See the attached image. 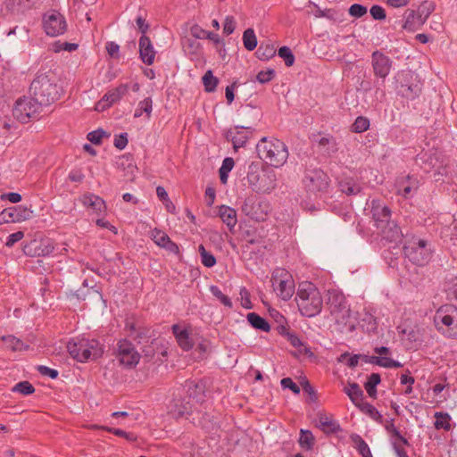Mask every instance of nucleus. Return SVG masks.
Returning <instances> with one entry per match:
<instances>
[{
  "mask_svg": "<svg viewBox=\"0 0 457 457\" xmlns=\"http://www.w3.org/2000/svg\"><path fill=\"white\" fill-rule=\"evenodd\" d=\"M29 93L39 104L48 106L59 99L61 89L53 74L38 73L30 84Z\"/></svg>",
  "mask_w": 457,
  "mask_h": 457,
  "instance_id": "f257e3e1",
  "label": "nucleus"
},
{
  "mask_svg": "<svg viewBox=\"0 0 457 457\" xmlns=\"http://www.w3.org/2000/svg\"><path fill=\"white\" fill-rule=\"evenodd\" d=\"M295 301L299 312L306 317H314L322 309L321 295L316 286L311 282L305 281L299 284Z\"/></svg>",
  "mask_w": 457,
  "mask_h": 457,
  "instance_id": "f03ea898",
  "label": "nucleus"
},
{
  "mask_svg": "<svg viewBox=\"0 0 457 457\" xmlns=\"http://www.w3.org/2000/svg\"><path fill=\"white\" fill-rule=\"evenodd\" d=\"M256 151L260 159L276 168L284 165L288 158L285 143L273 137H262L256 145Z\"/></svg>",
  "mask_w": 457,
  "mask_h": 457,
  "instance_id": "7ed1b4c3",
  "label": "nucleus"
},
{
  "mask_svg": "<svg viewBox=\"0 0 457 457\" xmlns=\"http://www.w3.org/2000/svg\"><path fill=\"white\" fill-rule=\"evenodd\" d=\"M247 181L257 193H270L276 187V175L271 170H263L259 162L248 166Z\"/></svg>",
  "mask_w": 457,
  "mask_h": 457,
  "instance_id": "20e7f679",
  "label": "nucleus"
},
{
  "mask_svg": "<svg viewBox=\"0 0 457 457\" xmlns=\"http://www.w3.org/2000/svg\"><path fill=\"white\" fill-rule=\"evenodd\" d=\"M67 349L71 356L80 362L96 360L103 354L101 345L95 339H72L68 342Z\"/></svg>",
  "mask_w": 457,
  "mask_h": 457,
  "instance_id": "39448f33",
  "label": "nucleus"
},
{
  "mask_svg": "<svg viewBox=\"0 0 457 457\" xmlns=\"http://www.w3.org/2000/svg\"><path fill=\"white\" fill-rule=\"evenodd\" d=\"M435 327L447 338L457 339V307L454 304L440 306L434 316Z\"/></svg>",
  "mask_w": 457,
  "mask_h": 457,
  "instance_id": "423d86ee",
  "label": "nucleus"
},
{
  "mask_svg": "<svg viewBox=\"0 0 457 457\" xmlns=\"http://www.w3.org/2000/svg\"><path fill=\"white\" fill-rule=\"evenodd\" d=\"M403 253L412 263L423 266L430 261L432 251L428 241L413 237L405 242Z\"/></svg>",
  "mask_w": 457,
  "mask_h": 457,
  "instance_id": "0eeeda50",
  "label": "nucleus"
},
{
  "mask_svg": "<svg viewBox=\"0 0 457 457\" xmlns=\"http://www.w3.org/2000/svg\"><path fill=\"white\" fill-rule=\"evenodd\" d=\"M272 287L277 295L289 300L295 293V281L291 274L284 269H276L271 276Z\"/></svg>",
  "mask_w": 457,
  "mask_h": 457,
  "instance_id": "6e6552de",
  "label": "nucleus"
},
{
  "mask_svg": "<svg viewBox=\"0 0 457 457\" xmlns=\"http://www.w3.org/2000/svg\"><path fill=\"white\" fill-rule=\"evenodd\" d=\"M327 304L337 322L346 323L350 316V308L343 293L336 289L328 290Z\"/></svg>",
  "mask_w": 457,
  "mask_h": 457,
  "instance_id": "1a4fd4ad",
  "label": "nucleus"
},
{
  "mask_svg": "<svg viewBox=\"0 0 457 457\" xmlns=\"http://www.w3.org/2000/svg\"><path fill=\"white\" fill-rule=\"evenodd\" d=\"M43 105L38 101L31 98H20L16 101L12 110L13 116L22 123H26L30 118H36L41 112Z\"/></svg>",
  "mask_w": 457,
  "mask_h": 457,
  "instance_id": "9d476101",
  "label": "nucleus"
},
{
  "mask_svg": "<svg viewBox=\"0 0 457 457\" xmlns=\"http://www.w3.org/2000/svg\"><path fill=\"white\" fill-rule=\"evenodd\" d=\"M303 184L308 191L325 192L329 186V179L320 169L306 170Z\"/></svg>",
  "mask_w": 457,
  "mask_h": 457,
  "instance_id": "9b49d317",
  "label": "nucleus"
},
{
  "mask_svg": "<svg viewBox=\"0 0 457 457\" xmlns=\"http://www.w3.org/2000/svg\"><path fill=\"white\" fill-rule=\"evenodd\" d=\"M117 346L116 356L121 364L132 368L138 363L140 354L130 341L121 339L118 342Z\"/></svg>",
  "mask_w": 457,
  "mask_h": 457,
  "instance_id": "f8f14e48",
  "label": "nucleus"
},
{
  "mask_svg": "<svg viewBox=\"0 0 457 457\" xmlns=\"http://www.w3.org/2000/svg\"><path fill=\"white\" fill-rule=\"evenodd\" d=\"M268 205L261 202L256 195H250L246 197L242 204V212L255 220H264L267 215Z\"/></svg>",
  "mask_w": 457,
  "mask_h": 457,
  "instance_id": "ddd939ff",
  "label": "nucleus"
},
{
  "mask_svg": "<svg viewBox=\"0 0 457 457\" xmlns=\"http://www.w3.org/2000/svg\"><path fill=\"white\" fill-rule=\"evenodd\" d=\"M43 24L46 33L51 37L62 35L67 29L64 17L58 12L45 14Z\"/></svg>",
  "mask_w": 457,
  "mask_h": 457,
  "instance_id": "4468645a",
  "label": "nucleus"
},
{
  "mask_svg": "<svg viewBox=\"0 0 457 457\" xmlns=\"http://www.w3.org/2000/svg\"><path fill=\"white\" fill-rule=\"evenodd\" d=\"M392 60L383 53L375 51L371 55V64L374 74L381 79H385L392 68Z\"/></svg>",
  "mask_w": 457,
  "mask_h": 457,
  "instance_id": "2eb2a0df",
  "label": "nucleus"
},
{
  "mask_svg": "<svg viewBox=\"0 0 457 457\" xmlns=\"http://www.w3.org/2000/svg\"><path fill=\"white\" fill-rule=\"evenodd\" d=\"M191 411L189 399L175 396L168 405V413L175 419L184 417Z\"/></svg>",
  "mask_w": 457,
  "mask_h": 457,
  "instance_id": "dca6fc26",
  "label": "nucleus"
},
{
  "mask_svg": "<svg viewBox=\"0 0 457 457\" xmlns=\"http://www.w3.org/2000/svg\"><path fill=\"white\" fill-rule=\"evenodd\" d=\"M371 213L377 228L391 220V210L387 206L382 205L378 201H372Z\"/></svg>",
  "mask_w": 457,
  "mask_h": 457,
  "instance_id": "f3484780",
  "label": "nucleus"
},
{
  "mask_svg": "<svg viewBox=\"0 0 457 457\" xmlns=\"http://www.w3.org/2000/svg\"><path fill=\"white\" fill-rule=\"evenodd\" d=\"M236 133L228 132V137L231 138L233 147L236 151L245 145L249 135L254 130L251 126H236Z\"/></svg>",
  "mask_w": 457,
  "mask_h": 457,
  "instance_id": "a211bd4d",
  "label": "nucleus"
},
{
  "mask_svg": "<svg viewBox=\"0 0 457 457\" xmlns=\"http://www.w3.org/2000/svg\"><path fill=\"white\" fill-rule=\"evenodd\" d=\"M139 55L142 62L147 65L154 62L155 51L150 38L145 35H142L139 38Z\"/></svg>",
  "mask_w": 457,
  "mask_h": 457,
  "instance_id": "6ab92c4d",
  "label": "nucleus"
},
{
  "mask_svg": "<svg viewBox=\"0 0 457 457\" xmlns=\"http://www.w3.org/2000/svg\"><path fill=\"white\" fill-rule=\"evenodd\" d=\"M378 229L386 241L397 243L403 238V232L400 227L394 220L386 222Z\"/></svg>",
  "mask_w": 457,
  "mask_h": 457,
  "instance_id": "aec40b11",
  "label": "nucleus"
},
{
  "mask_svg": "<svg viewBox=\"0 0 457 457\" xmlns=\"http://www.w3.org/2000/svg\"><path fill=\"white\" fill-rule=\"evenodd\" d=\"M404 23L403 24V29L409 31H415L425 23L424 21L420 16L418 11L407 9L404 12Z\"/></svg>",
  "mask_w": 457,
  "mask_h": 457,
  "instance_id": "412c9836",
  "label": "nucleus"
},
{
  "mask_svg": "<svg viewBox=\"0 0 457 457\" xmlns=\"http://www.w3.org/2000/svg\"><path fill=\"white\" fill-rule=\"evenodd\" d=\"M172 332L177 339L179 345L185 351L190 350L194 344L189 337V332L186 328H180L175 324L172 326Z\"/></svg>",
  "mask_w": 457,
  "mask_h": 457,
  "instance_id": "4be33fe9",
  "label": "nucleus"
},
{
  "mask_svg": "<svg viewBox=\"0 0 457 457\" xmlns=\"http://www.w3.org/2000/svg\"><path fill=\"white\" fill-rule=\"evenodd\" d=\"M219 216L228 228L232 231L237 222L236 210L227 205H221L219 209Z\"/></svg>",
  "mask_w": 457,
  "mask_h": 457,
  "instance_id": "5701e85b",
  "label": "nucleus"
},
{
  "mask_svg": "<svg viewBox=\"0 0 457 457\" xmlns=\"http://www.w3.org/2000/svg\"><path fill=\"white\" fill-rule=\"evenodd\" d=\"M343 391L355 406H358L360 403L363 402L364 394L357 383L348 382V385L344 387Z\"/></svg>",
  "mask_w": 457,
  "mask_h": 457,
  "instance_id": "b1692460",
  "label": "nucleus"
},
{
  "mask_svg": "<svg viewBox=\"0 0 457 457\" xmlns=\"http://www.w3.org/2000/svg\"><path fill=\"white\" fill-rule=\"evenodd\" d=\"M81 203L85 206L91 208L96 212L101 213L105 211V203L98 195L93 194L84 195L81 197Z\"/></svg>",
  "mask_w": 457,
  "mask_h": 457,
  "instance_id": "393cba45",
  "label": "nucleus"
},
{
  "mask_svg": "<svg viewBox=\"0 0 457 457\" xmlns=\"http://www.w3.org/2000/svg\"><path fill=\"white\" fill-rule=\"evenodd\" d=\"M340 191L347 195H356L361 190V185L353 178H345L339 182Z\"/></svg>",
  "mask_w": 457,
  "mask_h": 457,
  "instance_id": "a878e982",
  "label": "nucleus"
},
{
  "mask_svg": "<svg viewBox=\"0 0 457 457\" xmlns=\"http://www.w3.org/2000/svg\"><path fill=\"white\" fill-rule=\"evenodd\" d=\"M319 428L326 434H335L341 430L337 421L328 418L325 414L319 416Z\"/></svg>",
  "mask_w": 457,
  "mask_h": 457,
  "instance_id": "bb28decb",
  "label": "nucleus"
},
{
  "mask_svg": "<svg viewBox=\"0 0 457 457\" xmlns=\"http://www.w3.org/2000/svg\"><path fill=\"white\" fill-rule=\"evenodd\" d=\"M416 189L417 182L409 176L397 182V193L405 198L409 197Z\"/></svg>",
  "mask_w": 457,
  "mask_h": 457,
  "instance_id": "cd10ccee",
  "label": "nucleus"
},
{
  "mask_svg": "<svg viewBox=\"0 0 457 457\" xmlns=\"http://www.w3.org/2000/svg\"><path fill=\"white\" fill-rule=\"evenodd\" d=\"M318 145L326 154H332L337 152V143L334 137H322L318 140Z\"/></svg>",
  "mask_w": 457,
  "mask_h": 457,
  "instance_id": "c85d7f7f",
  "label": "nucleus"
},
{
  "mask_svg": "<svg viewBox=\"0 0 457 457\" xmlns=\"http://www.w3.org/2000/svg\"><path fill=\"white\" fill-rule=\"evenodd\" d=\"M248 322L250 325L259 330L269 332L270 329V326L268 321L261 317L259 314L255 312H250L246 316Z\"/></svg>",
  "mask_w": 457,
  "mask_h": 457,
  "instance_id": "c756f323",
  "label": "nucleus"
},
{
  "mask_svg": "<svg viewBox=\"0 0 457 457\" xmlns=\"http://www.w3.org/2000/svg\"><path fill=\"white\" fill-rule=\"evenodd\" d=\"M129 87L127 84H120L116 88L110 90L104 95V101H108L112 104L119 101L124 95L127 94Z\"/></svg>",
  "mask_w": 457,
  "mask_h": 457,
  "instance_id": "7c9ffc66",
  "label": "nucleus"
},
{
  "mask_svg": "<svg viewBox=\"0 0 457 457\" xmlns=\"http://www.w3.org/2000/svg\"><path fill=\"white\" fill-rule=\"evenodd\" d=\"M351 441L353 443L355 449L362 457H369L371 453L370 449L367 443L358 434H352Z\"/></svg>",
  "mask_w": 457,
  "mask_h": 457,
  "instance_id": "2f4dec72",
  "label": "nucleus"
},
{
  "mask_svg": "<svg viewBox=\"0 0 457 457\" xmlns=\"http://www.w3.org/2000/svg\"><path fill=\"white\" fill-rule=\"evenodd\" d=\"M357 407L363 413L369 415L375 421L378 423L383 422V416L371 403L363 401L362 403H360V404Z\"/></svg>",
  "mask_w": 457,
  "mask_h": 457,
  "instance_id": "473e14b6",
  "label": "nucleus"
},
{
  "mask_svg": "<svg viewBox=\"0 0 457 457\" xmlns=\"http://www.w3.org/2000/svg\"><path fill=\"white\" fill-rule=\"evenodd\" d=\"M381 378L378 373H371L364 383V387L371 398L377 397L376 386L380 383Z\"/></svg>",
  "mask_w": 457,
  "mask_h": 457,
  "instance_id": "72a5a7b5",
  "label": "nucleus"
},
{
  "mask_svg": "<svg viewBox=\"0 0 457 457\" xmlns=\"http://www.w3.org/2000/svg\"><path fill=\"white\" fill-rule=\"evenodd\" d=\"M7 348L12 351H23L29 349V345H25L21 339L14 336H4L2 337Z\"/></svg>",
  "mask_w": 457,
  "mask_h": 457,
  "instance_id": "f704fd0d",
  "label": "nucleus"
},
{
  "mask_svg": "<svg viewBox=\"0 0 457 457\" xmlns=\"http://www.w3.org/2000/svg\"><path fill=\"white\" fill-rule=\"evenodd\" d=\"M398 93L403 97L413 99L420 93V87L418 84H401L398 87Z\"/></svg>",
  "mask_w": 457,
  "mask_h": 457,
  "instance_id": "c9c22d12",
  "label": "nucleus"
},
{
  "mask_svg": "<svg viewBox=\"0 0 457 457\" xmlns=\"http://www.w3.org/2000/svg\"><path fill=\"white\" fill-rule=\"evenodd\" d=\"M153 110V102L150 97H146L144 100L140 101L137 108L135 110L134 117L139 118L145 112L147 115V118L150 117Z\"/></svg>",
  "mask_w": 457,
  "mask_h": 457,
  "instance_id": "e433bc0d",
  "label": "nucleus"
},
{
  "mask_svg": "<svg viewBox=\"0 0 457 457\" xmlns=\"http://www.w3.org/2000/svg\"><path fill=\"white\" fill-rule=\"evenodd\" d=\"M244 46L248 51H253L257 46V38L253 29H247L243 34Z\"/></svg>",
  "mask_w": 457,
  "mask_h": 457,
  "instance_id": "4c0bfd02",
  "label": "nucleus"
},
{
  "mask_svg": "<svg viewBox=\"0 0 457 457\" xmlns=\"http://www.w3.org/2000/svg\"><path fill=\"white\" fill-rule=\"evenodd\" d=\"M276 49L272 45H260L256 51V55L260 60L267 61L275 56Z\"/></svg>",
  "mask_w": 457,
  "mask_h": 457,
  "instance_id": "58836bf2",
  "label": "nucleus"
},
{
  "mask_svg": "<svg viewBox=\"0 0 457 457\" xmlns=\"http://www.w3.org/2000/svg\"><path fill=\"white\" fill-rule=\"evenodd\" d=\"M202 80L206 92L215 91L219 80L216 77L213 76L212 71H207L203 76Z\"/></svg>",
  "mask_w": 457,
  "mask_h": 457,
  "instance_id": "ea45409f",
  "label": "nucleus"
},
{
  "mask_svg": "<svg viewBox=\"0 0 457 457\" xmlns=\"http://www.w3.org/2000/svg\"><path fill=\"white\" fill-rule=\"evenodd\" d=\"M436 421H435V428L437 429L443 428L445 430H450L451 429V417L448 413L444 412H436L435 413Z\"/></svg>",
  "mask_w": 457,
  "mask_h": 457,
  "instance_id": "a19ab883",
  "label": "nucleus"
},
{
  "mask_svg": "<svg viewBox=\"0 0 457 457\" xmlns=\"http://www.w3.org/2000/svg\"><path fill=\"white\" fill-rule=\"evenodd\" d=\"M19 219L14 207L5 208L0 212V225L9 222H19Z\"/></svg>",
  "mask_w": 457,
  "mask_h": 457,
  "instance_id": "79ce46f5",
  "label": "nucleus"
},
{
  "mask_svg": "<svg viewBox=\"0 0 457 457\" xmlns=\"http://www.w3.org/2000/svg\"><path fill=\"white\" fill-rule=\"evenodd\" d=\"M198 251L201 255L202 263L205 267L212 268L216 264V259L214 255L208 252L203 245L198 246Z\"/></svg>",
  "mask_w": 457,
  "mask_h": 457,
  "instance_id": "37998d69",
  "label": "nucleus"
},
{
  "mask_svg": "<svg viewBox=\"0 0 457 457\" xmlns=\"http://www.w3.org/2000/svg\"><path fill=\"white\" fill-rule=\"evenodd\" d=\"M436 4L433 2L424 1L418 8V12L424 22L427 21L429 15L434 12Z\"/></svg>",
  "mask_w": 457,
  "mask_h": 457,
  "instance_id": "c03bdc74",
  "label": "nucleus"
},
{
  "mask_svg": "<svg viewBox=\"0 0 457 457\" xmlns=\"http://www.w3.org/2000/svg\"><path fill=\"white\" fill-rule=\"evenodd\" d=\"M12 392H17L23 395H29L35 392V387L29 381H21L12 387Z\"/></svg>",
  "mask_w": 457,
  "mask_h": 457,
  "instance_id": "a18cd8bd",
  "label": "nucleus"
},
{
  "mask_svg": "<svg viewBox=\"0 0 457 457\" xmlns=\"http://www.w3.org/2000/svg\"><path fill=\"white\" fill-rule=\"evenodd\" d=\"M210 291L223 305L231 308L232 302L228 296L224 295L217 286H211Z\"/></svg>",
  "mask_w": 457,
  "mask_h": 457,
  "instance_id": "49530a36",
  "label": "nucleus"
},
{
  "mask_svg": "<svg viewBox=\"0 0 457 457\" xmlns=\"http://www.w3.org/2000/svg\"><path fill=\"white\" fill-rule=\"evenodd\" d=\"M278 54L284 60L286 66L291 67L295 63V56L288 46L280 47Z\"/></svg>",
  "mask_w": 457,
  "mask_h": 457,
  "instance_id": "de8ad7c7",
  "label": "nucleus"
},
{
  "mask_svg": "<svg viewBox=\"0 0 457 457\" xmlns=\"http://www.w3.org/2000/svg\"><path fill=\"white\" fill-rule=\"evenodd\" d=\"M299 443L303 447L311 449L314 444V437L311 431L301 429Z\"/></svg>",
  "mask_w": 457,
  "mask_h": 457,
  "instance_id": "09e8293b",
  "label": "nucleus"
},
{
  "mask_svg": "<svg viewBox=\"0 0 457 457\" xmlns=\"http://www.w3.org/2000/svg\"><path fill=\"white\" fill-rule=\"evenodd\" d=\"M370 127V120L368 118L359 116L353 124V131L355 133H361L366 131Z\"/></svg>",
  "mask_w": 457,
  "mask_h": 457,
  "instance_id": "8fccbe9b",
  "label": "nucleus"
},
{
  "mask_svg": "<svg viewBox=\"0 0 457 457\" xmlns=\"http://www.w3.org/2000/svg\"><path fill=\"white\" fill-rule=\"evenodd\" d=\"M150 237L154 240V242L160 247H162L169 239V236L166 233L157 228H154V230L151 231Z\"/></svg>",
  "mask_w": 457,
  "mask_h": 457,
  "instance_id": "3c124183",
  "label": "nucleus"
},
{
  "mask_svg": "<svg viewBox=\"0 0 457 457\" xmlns=\"http://www.w3.org/2000/svg\"><path fill=\"white\" fill-rule=\"evenodd\" d=\"M158 350V343L153 340L150 345H145L143 349V357L150 361L154 359L156 351Z\"/></svg>",
  "mask_w": 457,
  "mask_h": 457,
  "instance_id": "603ef678",
  "label": "nucleus"
},
{
  "mask_svg": "<svg viewBox=\"0 0 457 457\" xmlns=\"http://www.w3.org/2000/svg\"><path fill=\"white\" fill-rule=\"evenodd\" d=\"M275 77V71L273 69H268L267 71H261L256 75V79L262 83L265 84L270 82Z\"/></svg>",
  "mask_w": 457,
  "mask_h": 457,
  "instance_id": "864d4df0",
  "label": "nucleus"
},
{
  "mask_svg": "<svg viewBox=\"0 0 457 457\" xmlns=\"http://www.w3.org/2000/svg\"><path fill=\"white\" fill-rule=\"evenodd\" d=\"M367 13V7L359 4H353L349 8V14L354 18H361Z\"/></svg>",
  "mask_w": 457,
  "mask_h": 457,
  "instance_id": "5fc2aeb1",
  "label": "nucleus"
},
{
  "mask_svg": "<svg viewBox=\"0 0 457 457\" xmlns=\"http://www.w3.org/2000/svg\"><path fill=\"white\" fill-rule=\"evenodd\" d=\"M107 136L106 132L103 129H96L92 132H89L87 134V139L96 145H98L101 143L104 137Z\"/></svg>",
  "mask_w": 457,
  "mask_h": 457,
  "instance_id": "6e6d98bb",
  "label": "nucleus"
},
{
  "mask_svg": "<svg viewBox=\"0 0 457 457\" xmlns=\"http://www.w3.org/2000/svg\"><path fill=\"white\" fill-rule=\"evenodd\" d=\"M280 385L283 388L290 389L295 395L300 394V387L290 378H282Z\"/></svg>",
  "mask_w": 457,
  "mask_h": 457,
  "instance_id": "4d7b16f0",
  "label": "nucleus"
},
{
  "mask_svg": "<svg viewBox=\"0 0 457 457\" xmlns=\"http://www.w3.org/2000/svg\"><path fill=\"white\" fill-rule=\"evenodd\" d=\"M236 29V21L233 16H227L224 21L223 33L230 35Z\"/></svg>",
  "mask_w": 457,
  "mask_h": 457,
  "instance_id": "13d9d810",
  "label": "nucleus"
},
{
  "mask_svg": "<svg viewBox=\"0 0 457 457\" xmlns=\"http://www.w3.org/2000/svg\"><path fill=\"white\" fill-rule=\"evenodd\" d=\"M78 44L75 43H68V42H58L55 44V52L60 51H67V52H72L75 51L78 48Z\"/></svg>",
  "mask_w": 457,
  "mask_h": 457,
  "instance_id": "bf43d9fd",
  "label": "nucleus"
},
{
  "mask_svg": "<svg viewBox=\"0 0 457 457\" xmlns=\"http://www.w3.org/2000/svg\"><path fill=\"white\" fill-rule=\"evenodd\" d=\"M345 358H348L346 364L350 368H355L358 365L359 360L361 359V354H353V355L350 356L348 353H345L341 354L339 360L343 361Z\"/></svg>",
  "mask_w": 457,
  "mask_h": 457,
  "instance_id": "052dcab7",
  "label": "nucleus"
},
{
  "mask_svg": "<svg viewBox=\"0 0 457 457\" xmlns=\"http://www.w3.org/2000/svg\"><path fill=\"white\" fill-rule=\"evenodd\" d=\"M16 210V213L19 219V222L21 220H29L31 217L32 212L29 210L26 207H23L21 205L19 206H13Z\"/></svg>",
  "mask_w": 457,
  "mask_h": 457,
  "instance_id": "680f3d73",
  "label": "nucleus"
},
{
  "mask_svg": "<svg viewBox=\"0 0 457 457\" xmlns=\"http://www.w3.org/2000/svg\"><path fill=\"white\" fill-rule=\"evenodd\" d=\"M370 14L375 20H384L386 18V11L379 5H373L370 8Z\"/></svg>",
  "mask_w": 457,
  "mask_h": 457,
  "instance_id": "e2e57ef3",
  "label": "nucleus"
},
{
  "mask_svg": "<svg viewBox=\"0 0 457 457\" xmlns=\"http://www.w3.org/2000/svg\"><path fill=\"white\" fill-rule=\"evenodd\" d=\"M113 145L116 148L123 150L128 145V134L122 133L114 138Z\"/></svg>",
  "mask_w": 457,
  "mask_h": 457,
  "instance_id": "0e129e2a",
  "label": "nucleus"
},
{
  "mask_svg": "<svg viewBox=\"0 0 457 457\" xmlns=\"http://www.w3.org/2000/svg\"><path fill=\"white\" fill-rule=\"evenodd\" d=\"M37 371L43 376H48L49 378L54 379L58 377V371L56 370L51 369L49 367L39 365L37 367Z\"/></svg>",
  "mask_w": 457,
  "mask_h": 457,
  "instance_id": "69168bd1",
  "label": "nucleus"
},
{
  "mask_svg": "<svg viewBox=\"0 0 457 457\" xmlns=\"http://www.w3.org/2000/svg\"><path fill=\"white\" fill-rule=\"evenodd\" d=\"M24 237V233L22 231H17L8 236L7 241L5 243L6 246L12 247L15 243L21 240Z\"/></svg>",
  "mask_w": 457,
  "mask_h": 457,
  "instance_id": "338daca9",
  "label": "nucleus"
},
{
  "mask_svg": "<svg viewBox=\"0 0 457 457\" xmlns=\"http://www.w3.org/2000/svg\"><path fill=\"white\" fill-rule=\"evenodd\" d=\"M68 178L72 182H81L84 179L85 176L81 170L76 169L71 170Z\"/></svg>",
  "mask_w": 457,
  "mask_h": 457,
  "instance_id": "774afa93",
  "label": "nucleus"
}]
</instances>
